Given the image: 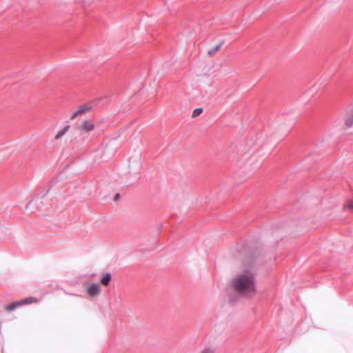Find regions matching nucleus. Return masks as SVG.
<instances>
[{"mask_svg":"<svg viewBox=\"0 0 353 353\" xmlns=\"http://www.w3.org/2000/svg\"><path fill=\"white\" fill-rule=\"evenodd\" d=\"M224 41H221L218 45H216L214 48H211L208 50V54L209 56L212 57L215 54L216 52H218L221 46H223Z\"/></svg>","mask_w":353,"mask_h":353,"instance_id":"8","label":"nucleus"},{"mask_svg":"<svg viewBox=\"0 0 353 353\" xmlns=\"http://www.w3.org/2000/svg\"><path fill=\"white\" fill-rule=\"evenodd\" d=\"M344 210H353V200L352 201H350L348 202H347L345 205H344Z\"/></svg>","mask_w":353,"mask_h":353,"instance_id":"10","label":"nucleus"},{"mask_svg":"<svg viewBox=\"0 0 353 353\" xmlns=\"http://www.w3.org/2000/svg\"><path fill=\"white\" fill-rule=\"evenodd\" d=\"M34 302H37V299L35 298L28 297V298H26L24 299L20 300L18 301H14V302L12 303L11 304L6 305L5 309L6 311L10 312V311L15 310L16 308H17L18 307H19L21 305H26V304H30V303H32Z\"/></svg>","mask_w":353,"mask_h":353,"instance_id":"3","label":"nucleus"},{"mask_svg":"<svg viewBox=\"0 0 353 353\" xmlns=\"http://www.w3.org/2000/svg\"><path fill=\"white\" fill-rule=\"evenodd\" d=\"M202 112H203V108H196V109H195L193 111L192 117H196L197 116H199Z\"/></svg>","mask_w":353,"mask_h":353,"instance_id":"11","label":"nucleus"},{"mask_svg":"<svg viewBox=\"0 0 353 353\" xmlns=\"http://www.w3.org/2000/svg\"><path fill=\"white\" fill-rule=\"evenodd\" d=\"M120 198V194L119 193L116 194L114 196V200L117 201Z\"/></svg>","mask_w":353,"mask_h":353,"instance_id":"14","label":"nucleus"},{"mask_svg":"<svg viewBox=\"0 0 353 353\" xmlns=\"http://www.w3.org/2000/svg\"><path fill=\"white\" fill-rule=\"evenodd\" d=\"M43 201L41 198H34L31 200L27 206L28 207H37L39 210H41L42 208Z\"/></svg>","mask_w":353,"mask_h":353,"instance_id":"6","label":"nucleus"},{"mask_svg":"<svg viewBox=\"0 0 353 353\" xmlns=\"http://www.w3.org/2000/svg\"><path fill=\"white\" fill-rule=\"evenodd\" d=\"M94 128L93 123L84 120L72 132V138L70 141L72 145L77 148L81 146L87 138L86 133L91 132Z\"/></svg>","mask_w":353,"mask_h":353,"instance_id":"2","label":"nucleus"},{"mask_svg":"<svg viewBox=\"0 0 353 353\" xmlns=\"http://www.w3.org/2000/svg\"><path fill=\"white\" fill-rule=\"evenodd\" d=\"M70 295H72V296H78V295H77V294H70Z\"/></svg>","mask_w":353,"mask_h":353,"instance_id":"15","label":"nucleus"},{"mask_svg":"<svg viewBox=\"0 0 353 353\" xmlns=\"http://www.w3.org/2000/svg\"><path fill=\"white\" fill-rule=\"evenodd\" d=\"M91 109V106L88 105H81L77 111H75L71 116L70 119H74L78 115L83 114Z\"/></svg>","mask_w":353,"mask_h":353,"instance_id":"5","label":"nucleus"},{"mask_svg":"<svg viewBox=\"0 0 353 353\" xmlns=\"http://www.w3.org/2000/svg\"><path fill=\"white\" fill-rule=\"evenodd\" d=\"M232 285L234 290L242 296L251 297L255 294L256 279L254 274L250 270L238 274L232 281Z\"/></svg>","mask_w":353,"mask_h":353,"instance_id":"1","label":"nucleus"},{"mask_svg":"<svg viewBox=\"0 0 353 353\" xmlns=\"http://www.w3.org/2000/svg\"><path fill=\"white\" fill-rule=\"evenodd\" d=\"M112 275L110 273L107 272L101 279V283L105 286H108L111 281Z\"/></svg>","mask_w":353,"mask_h":353,"instance_id":"7","label":"nucleus"},{"mask_svg":"<svg viewBox=\"0 0 353 353\" xmlns=\"http://www.w3.org/2000/svg\"><path fill=\"white\" fill-rule=\"evenodd\" d=\"M70 128V125H65L61 130L58 132V133L55 136V139L58 140V139H61L67 133V132L69 130Z\"/></svg>","mask_w":353,"mask_h":353,"instance_id":"9","label":"nucleus"},{"mask_svg":"<svg viewBox=\"0 0 353 353\" xmlns=\"http://www.w3.org/2000/svg\"><path fill=\"white\" fill-rule=\"evenodd\" d=\"M86 292L90 297H95L99 294L101 289L99 284L92 283L87 288Z\"/></svg>","mask_w":353,"mask_h":353,"instance_id":"4","label":"nucleus"},{"mask_svg":"<svg viewBox=\"0 0 353 353\" xmlns=\"http://www.w3.org/2000/svg\"><path fill=\"white\" fill-rule=\"evenodd\" d=\"M345 125L348 127H352L353 125V117L347 119L345 121Z\"/></svg>","mask_w":353,"mask_h":353,"instance_id":"12","label":"nucleus"},{"mask_svg":"<svg viewBox=\"0 0 353 353\" xmlns=\"http://www.w3.org/2000/svg\"><path fill=\"white\" fill-rule=\"evenodd\" d=\"M201 353H214V350L210 348H205Z\"/></svg>","mask_w":353,"mask_h":353,"instance_id":"13","label":"nucleus"}]
</instances>
